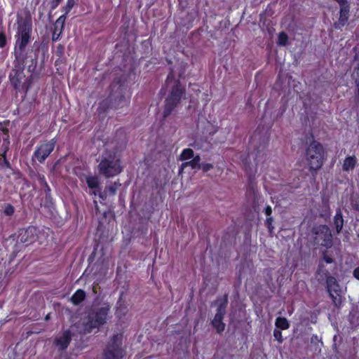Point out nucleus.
I'll use <instances>...</instances> for the list:
<instances>
[{"label": "nucleus", "mask_w": 359, "mask_h": 359, "mask_svg": "<svg viewBox=\"0 0 359 359\" xmlns=\"http://www.w3.org/2000/svg\"><path fill=\"white\" fill-rule=\"evenodd\" d=\"M50 319V316H45L44 320L48 321Z\"/></svg>", "instance_id": "nucleus-36"}, {"label": "nucleus", "mask_w": 359, "mask_h": 359, "mask_svg": "<svg viewBox=\"0 0 359 359\" xmlns=\"http://www.w3.org/2000/svg\"><path fill=\"white\" fill-rule=\"evenodd\" d=\"M98 170L107 178L117 175L122 170L119 158L115 154H107L99 163Z\"/></svg>", "instance_id": "nucleus-3"}, {"label": "nucleus", "mask_w": 359, "mask_h": 359, "mask_svg": "<svg viewBox=\"0 0 359 359\" xmlns=\"http://www.w3.org/2000/svg\"><path fill=\"white\" fill-rule=\"evenodd\" d=\"M61 0H57V4L56 6L60 2Z\"/></svg>", "instance_id": "nucleus-38"}, {"label": "nucleus", "mask_w": 359, "mask_h": 359, "mask_svg": "<svg viewBox=\"0 0 359 359\" xmlns=\"http://www.w3.org/2000/svg\"><path fill=\"white\" fill-rule=\"evenodd\" d=\"M324 260L328 263V264H330L333 262L332 259L330 257H327L326 255L324 256Z\"/></svg>", "instance_id": "nucleus-34"}, {"label": "nucleus", "mask_w": 359, "mask_h": 359, "mask_svg": "<svg viewBox=\"0 0 359 359\" xmlns=\"http://www.w3.org/2000/svg\"><path fill=\"white\" fill-rule=\"evenodd\" d=\"M357 163L355 156H348L346 157L343 163L342 168L344 171H349L353 170Z\"/></svg>", "instance_id": "nucleus-19"}, {"label": "nucleus", "mask_w": 359, "mask_h": 359, "mask_svg": "<svg viewBox=\"0 0 359 359\" xmlns=\"http://www.w3.org/2000/svg\"><path fill=\"white\" fill-rule=\"evenodd\" d=\"M6 38L4 33H0V48H3L6 46Z\"/></svg>", "instance_id": "nucleus-30"}, {"label": "nucleus", "mask_w": 359, "mask_h": 359, "mask_svg": "<svg viewBox=\"0 0 359 359\" xmlns=\"http://www.w3.org/2000/svg\"><path fill=\"white\" fill-rule=\"evenodd\" d=\"M353 276L356 279L359 280V266L354 269Z\"/></svg>", "instance_id": "nucleus-33"}, {"label": "nucleus", "mask_w": 359, "mask_h": 359, "mask_svg": "<svg viewBox=\"0 0 359 359\" xmlns=\"http://www.w3.org/2000/svg\"><path fill=\"white\" fill-rule=\"evenodd\" d=\"M120 184L116 182L113 183L107 187V191L110 194L114 195L116 192V190Z\"/></svg>", "instance_id": "nucleus-27"}, {"label": "nucleus", "mask_w": 359, "mask_h": 359, "mask_svg": "<svg viewBox=\"0 0 359 359\" xmlns=\"http://www.w3.org/2000/svg\"><path fill=\"white\" fill-rule=\"evenodd\" d=\"M327 289L334 306H340L342 300V291L335 278L330 276L327 278Z\"/></svg>", "instance_id": "nucleus-7"}, {"label": "nucleus", "mask_w": 359, "mask_h": 359, "mask_svg": "<svg viewBox=\"0 0 359 359\" xmlns=\"http://www.w3.org/2000/svg\"><path fill=\"white\" fill-rule=\"evenodd\" d=\"M227 304V299L225 297L217 299L215 303L212 304V306L216 308V314H224L225 308Z\"/></svg>", "instance_id": "nucleus-14"}, {"label": "nucleus", "mask_w": 359, "mask_h": 359, "mask_svg": "<svg viewBox=\"0 0 359 359\" xmlns=\"http://www.w3.org/2000/svg\"><path fill=\"white\" fill-rule=\"evenodd\" d=\"M194 152L191 149L187 148L184 149L180 156V160L181 161H185L194 158Z\"/></svg>", "instance_id": "nucleus-22"}, {"label": "nucleus", "mask_w": 359, "mask_h": 359, "mask_svg": "<svg viewBox=\"0 0 359 359\" xmlns=\"http://www.w3.org/2000/svg\"><path fill=\"white\" fill-rule=\"evenodd\" d=\"M111 305L108 302H104L102 304V306L100 308V314H107L109 311Z\"/></svg>", "instance_id": "nucleus-26"}, {"label": "nucleus", "mask_w": 359, "mask_h": 359, "mask_svg": "<svg viewBox=\"0 0 359 359\" xmlns=\"http://www.w3.org/2000/svg\"><path fill=\"white\" fill-rule=\"evenodd\" d=\"M167 87L171 88V92L165 100V109L163 110V116H168L172 110L177 106L182 95L184 93V88L180 84L179 81L175 79L174 72L168 74L166 82Z\"/></svg>", "instance_id": "nucleus-1"}, {"label": "nucleus", "mask_w": 359, "mask_h": 359, "mask_svg": "<svg viewBox=\"0 0 359 359\" xmlns=\"http://www.w3.org/2000/svg\"><path fill=\"white\" fill-rule=\"evenodd\" d=\"M85 180H86V182L88 187L90 189L93 190V194L96 195L97 191H100L99 189H100V182L99 177L97 176H93V175H86Z\"/></svg>", "instance_id": "nucleus-12"}, {"label": "nucleus", "mask_w": 359, "mask_h": 359, "mask_svg": "<svg viewBox=\"0 0 359 359\" xmlns=\"http://www.w3.org/2000/svg\"><path fill=\"white\" fill-rule=\"evenodd\" d=\"M86 297L84 290L81 289L77 290L70 298V302L75 306L80 304Z\"/></svg>", "instance_id": "nucleus-17"}, {"label": "nucleus", "mask_w": 359, "mask_h": 359, "mask_svg": "<svg viewBox=\"0 0 359 359\" xmlns=\"http://www.w3.org/2000/svg\"><path fill=\"white\" fill-rule=\"evenodd\" d=\"M273 337L276 341H278L279 344L283 343V338L280 330L275 328V330H273Z\"/></svg>", "instance_id": "nucleus-25"}, {"label": "nucleus", "mask_w": 359, "mask_h": 359, "mask_svg": "<svg viewBox=\"0 0 359 359\" xmlns=\"http://www.w3.org/2000/svg\"><path fill=\"white\" fill-rule=\"evenodd\" d=\"M201 157L197 155L189 161H186L181 165L180 172H182L187 167L190 166L192 169H201Z\"/></svg>", "instance_id": "nucleus-15"}, {"label": "nucleus", "mask_w": 359, "mask_h": 359, "mask_svg": "<svg viewBox=\"0 0 359 359\" xmlns=\"http://www.w3.org/2000/svg\"><path fill=\"white\" fill-rule=\"evenodd\" d=\"M266 223L269 224V225H271L272 222H273V218L272 217H268L266 220Z\"/></svg>", "instance_id": "nucleus-35"}, {"label": "nucleus", "mask_w": 359, "mask_h": 359, "mask_svg": "<svg viewBox=\"0 0 359 359\" xmlns=\"http://www.w3.org/2000/svg\"><path fill=\"white\" fill-rule=\"evenodd\" d=\"M264 212L267 216H270L272 213V208L271 206L268 205L266 207L264 210Z\"/></svg>", "instance_id": "nucleus-32"}, {"label": "nucleus", "mask_w": 359, "mask_h": 359, "mask_svg": "<svg viewBox=\"0 0 359 359\" xmlns=\"http://www.w3.org/2000/svg\"><path fill=\"white\" fill-rule=\"evenodd\" d=\"M78 316H72V320H74L76 318H77Z\"/></svg>", "instance_id": "nucleus-37"}, {"label": "nucleus", "mask_w": 359, "mask_h": 359, "mask_svg": "<svg viewBox=\"0 0 359 359\" xmlns=\"http://www.w3.org/2000/svg\"><path fill=\"white\" fill-rule=\"evenodd\" d=\"M4 212L6 215H11L14 212V208L11 205H7L5 207Z\"/></svg>", "instance_id": "nucleus-28"}, {"label": "nucleus", "mask_w": 359, "mask_h": 359, "mask_svg": "<svg viewBox=\"0 0 359 359\" xmlns=\"http://www.w3.org/2000/svg\"><path fill=\"white\" fill-rule=\"evenodd\" d=\"M55 144V141L54 139L41 144L34 151L35 158L39 162H43L53 151Z\"/></svg>", "instance_id": "nucleus-10"}, {"label": "nucleus", "mask_w": 359, "mask_h": 359, "mask_svg": "<svg viewBox=\"0 0 359 359\" xmlns=\"http://www.w3.org/2000/svg\"><path fill=\"white\" fill-rule=\"evenodd\" d=\"M31 32L32 23L30 21L25 20L18 21L16 46H18L20 50H23L29 43Z\"/></svg>", "instance_id": "nucleus-6"}, {"label": "nucleus", "mask_w": 359, "mask_h": 359, "mask_svg": "<svg viewBox=\"0 0 359 359\" xmlns=\"http://www.w3.org/2000/svg\"><path fill=\"white\" fill-rule=\"evenodd\" d=\"M316 241L318 243L325 247L332 245V234L330 229L325 225H320L315 229Z\"/></svg>", "instance_id": "nucleus-9"}, {"label": "nucleus", "mask_w": 359, "mask_h": 359, "mask_svg": "<svg viewBox=\"0 0 359 359\" xmlns=\"http://www.w3.org/2000/svg\"><path fill=\"white\" fill-rule=\"evenodd\" d=\"M334 223L337 229V231L339 233L343 228L344 225V219L342 217L341 212L338 210L334 216Z\"/></svg>", "instance_id": "nucleus-21"}, {"label": "nucleus", "mask_w": 359, "mask_h": 359, "mask_svg": "<svg viewBox=\"0 0 359 359\" xmlns=\"http://www.w3.org/2000/svg\"><path fill=\"white\" fill-rule=\"evenodd\" d=\"M74 4H75L74 0H67L65 6L62 8V11L64 12L63 15H65V16L67 17V15L69 13V11L74 7Z\"/></svg>", "instance_id": "nucleus-24"}, {"label": "nucleus", "mask_w": 359, "mask_h": 359, "mask_svg": "<svg viewBox=\"0 0 359 359\" xmlns=\"http://www.w3.org/2000/svg\"><path fill=\"white\" fill-rule=\"evenodd\" d=\"M107 316H86L81 323L76 325L80 334H86L92 332L93 328H98L103 325Z\"/></svg>", "instance_id": "nucleus-5"}, {"label": "nucleus", "mask_w": 359, "mask_h": 359, "mask_svg": "<svg viewBox=\"0 0 359 359\" xmlns=\"http://www.w3.org/2000/svg\"><path fill=\"white\" fill-rule=\"evenodd\" d=\"M337 339V335H334V337H333L334 343L332 344V349H333L334 353H338L339 352V351H338V346H337V344L336 342Z\"/></svg>", "instance_id": "nucleus-31"}, {"label": "nucleus", "mask_w": 359, "mask_h": 359, "mask_svg": "<svg viewBox=\"0 0 359 359\" xmlns=\"http://www.w3.org/2000/svg\"><path fill=\"white\" fill-rule=\"evenodd\" d=\"M126 354L123 345V332H117L111 336L102 352V359H123Z\"/></svg>", "instance_id": "nucleus-2"}, {"label": "nucleus", "mask_w": 359, "mask_h": 359, "mask_svg": "<svg viewBox=\"0 0 359 359\" xmlns=\"http://www.w3.org/2000/svg\"><path fill=\"white\" fill-rule=\"evenodd\" d=\"M306 160L311 170H318L324 161V149L323 146L317 142H312L306 150Z\"/></svg>", "instance_id": "nucleus-4"}, {"label": "nucleus", "mask_w": 359, "mask_h": 359, "mask_svg": "<svg viewBox=\"0 0 359 359\" xmlns=\"http://www.w3.org/2000/svg\"><path fill=\"white\" fill-rule=\"evenodd\" d=\"M288 36L285 32H280L278 36L277 44L280 46H285L287 44Z\"/></svg>", "instance_id": "nucleus-23"}, {"label": "nucleus", "mask_w": 359, "mask_h": 359, "mask_svg": "<svg viewBox=\"0 0 359 359\" xmlns=\"http://www.w3.org/2000/svg\"><path fill=\"white\" fill-rule=\"evenodd\" d=\"M358 236H359V234H358Z\"/></svg>", "instance_id": "nucleus-39"}, {"label": "nucleus", "mask_w": 359, "mask_h": 359, "mask_svg": "<svg viewBox=\"0 0 359 359\" xmlns=\"http://www.w3.org/2000/svg\"><path fill=\"white\" fill-rule=\"evenodd\" d=\"M72 339V334L70 330H67L58 333L53 341V345L59 351H65Z\"/></svg>", "instance_id": "nucleus-8"}, {"label": "nucleus", "mask_w": 359, "mask_h": 359, "mask_svg": "<svg viewBox=\"0 0 359 359\" xmlns=\"http://www.w3.org/2000/svg\"><path fill=\"white\" fill-rule=\"evenodd\" d=\"M213 168L212 165L210 163H203L201 164V169L205 172L209 171L210 169Z\"/></svg>", "instance_id": "nucleus-29"}, {"label": "nucleus", "mask_w": 359, "mask_h": 359, "mask_svg": "<svg viewBox=\"0 0 359 359\" xmlns=\"http://www.w3.org/2000/svg\"><path fill=\"white\" fill-rule=\"evenodd\" d=\"M65 20V15H62L56 20L54 26V31L52 36L53 41H57L60 38V34H62L64 28Z\"/></svg>", "instance_id": "nucleus-11"}, {"label": "nucleus", "mask_w": 359, "mask_h": 359, "mask_svg": "<svg viewBox=\"0 0 359 359\" xmlns=\"http://www.w3.org/2000/svg\"><path fill=\"white\" fill-rule=\"evenodd\" d=\"M223 316H215L214 319L212 320V325L219 334L222 333L225 329V324L223 323Z\"/></svg>", "instance_id": "nucleus-18"}, {"label": "nucleus", "mask_w": 359, "mask_h": 359, "mask_svg": "<svg viewBox=\"0 0 359 359\" xmlns=\"http://www.w3.org/2000/svg\"><path fill=\"white\" fill-rule=\"evenodd\" d=\"M34 232L35 229L32 227L24 230L20 234V241L22 243H32L34 239Z\"/></svg>", "instance_id": "nucleus-16"}, {"label": "nucleus", "mask_w": 359, "mask_h": 359, "mask_svg": "<svg viewBox=\"0 0 359 359\" xmlns=\"http://www.w3.org/2000/svg\"><path fill=\"white\" fill-rule=\"evenodd\" d=\"M276 328L280 330H287L290 327L288 320L285 318L278 317L275 322Z\"/></svg>", "instance_id": "nucleus-20"}, {"label": "nucleus", "mask_w": 359, "mask_h": 359, "mask_svg": "<svg viewBox=\"0 0 359 359\" xmlns=\"http://www.w3.org/2000/svg\"><path fill=\"white\" fill-rule=\"evenodd\" d=\"M349 6L340 8L339 20L334 24L336 28H341L346 25L349 16Z\"/></svg>", "instance_id": "nucleus-13"}]
</instances>
